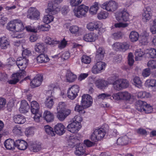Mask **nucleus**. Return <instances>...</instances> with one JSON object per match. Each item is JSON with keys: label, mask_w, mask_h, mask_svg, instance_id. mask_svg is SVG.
Instances as JSON below:
<instances>
[{"label": "nucleus", "mask_w": 156, "mask_h": 156, "mask_svg": "<svg viewBox=\"0 0 156 156\" xmlns=\"http://www.w3.org/2000/svg\"><path fill=\"white\" fill-rule=\"evenodd\" d=\"M135 108L138 111L144 112L146 113H150L152 111L153 108L149 105L146 102L139 100L136 103Z\"/></svg>", "instance_id": "1"}, {"label": "nucleus", "mask_w": 156, "mask_h": 156, "mask_svg": "<svg viewBox=\"0 0 156 156\" xmlns=\"http://www.w3.org/2000/svg\"><path fill=\"white\" fill-rule=\"evenodd\" d=\"M106 134L105 130L103 128H99L95 129L90 136V139L92 141L96 142L101 140Z\"/></svg>", "instance_id": "2"}, {"label": "nucleus", "mask_w": 156, "mask_h": 156, "mask_svg": "<svg viewBox=\"0 0 156 156\" xmlns=\"http://www.w3.org/2000/svg\"><path fill=\"white\" fill-rule=\"evenodd\" d=\"M89 10V7L84 5L82 4L79 6L77 8H75L73 12L74 15L78 18L85 16Z\"/></svg>", "instance_id": "3"}, {"label": "nucleus", "mask_w": 156, "mask_h": 156, "mask_svg": "<svg viewBox=\"0 0 156 156\" xmlns=\"http://www.w3.org/2000/svg\"><path fill=\"white\" fill-rule=\"evenodd\" d=\"M28 60L26 58L23 57H20L17 58L16 62V65L18 66L20 70H21L20 73L26 75V72L24 69L27 66Z\"/></svg>", "instance_id": "4"}, {"label": "nucleus", "mask_w": 156, "mask_h": 156, "mask_svg": "<svg viewBox=\"0 0 156 156\" xmlns=\"http://www.w3.org/2000/svg\"><path fill=\"white\" fill-rule=\"evenodd\" d=\"M101 7L107 11L113 12L117 8V5L115 2L111 0L104 2L102 5Z\"/></svg>", "instance_id": "5"}, {"label": "nucleus", "mask_w": 156, "mask_h": 156, "mask_svg": "<svg viewBox=\"0 0 156 156\" xmlns=\"http://www.w3.org/2000/svg\"><path fill=\"white\" fill-rule=\"evenodd\" d=\"M79 88L77 85H74L69 88L67 92V97L72 100H74L77 96Z\"/></svg>", "instance_id": "6"}, {"label": "nucleus", "mask_w": 156, "mask_h": 156, "mask_svg": "<svg viewBox=\"0 0 156 156\" xmlns=\"http://www.w3.org/2000/svg\"><path fill=\"white\" fill-rule=\"evenodd\" d=\"M93 99L92 97L89 94H84L82 96L81 105L85 108L90 106L92 103Z\"/></svg>", "instance_id": "7"}, {"label": "nucleus", "mask_w": 156, "mask_h": 156, "mask_svg": "<svg viewBox=\"0 0 156 156\" xmlns=\"http://www.w3.org/2000/svg\"><path fill=\"white\" fill-rule=\"evenodd\" d=\"M40 13L36 8H30L28 11L27 17L31 20H37L39 19Z\"/></svg>", "instance_id": "8"}, {"label": "nucleus", "mask_w": 156, "mask_h": 156, "mask_svg": "<svg viewBox=\"0 0 156 156\" xmlns=\"http://www.w3.org/2000/svg\"><path fill=\"white\" fill-rule=\"evenodd\" d=\"M106 65L105 63L102 62H97L92 68V72L94 74L100 73L105 67Z\"/></svg>", "instance_id": "9"}, {"label": "nucleus", "mask_w": 156, "mask_h": 156, "mask_svg": "<svg viewBox=\"0 0 156 156\" xmlns=\"http://www.w3.org/2000/svg\"><path fill=\"white\" fill-rule=\"evenodd\" d=\"M129 14L126 10L124 9L116 15V18L118 21L126 22L129 19Z\"/></svg>", "instance_id": "10"}, {"label": "nucleus", "mask_w": 156, "mask_h": 156, "mask_svg": "<svg viewBox=\"0 0 156 156\" xmlns=\"http://www.w3.org/2000/svg\"><path fill=\"white\" fill-rule=\"evenodd\" d=\"M94 84L98 88L101 90H105L109 85L107 80L101 79H99L96 80Z\"/></svg>", "instance_id": "11"}, {"label": "nucleus", "mask_w": 156, "mask_h": 156, "mask_svg": "<svg viewBox=\"0 0 156 156\" xmlns=\"http://www.w3.org/2000/svg\"><path fill=\"white\" fill-rule=\"evenodd\" d=\"M26 76V75H25V74H23L22 73L20 72L13 74L12 79L9 81L8 82L10 84H15Z\"/></svg>", "instance_id": "12"}, {"label": "nucleus", "mask_w": 156, "mask_h": 156, "mask_svg": "<svg viewBox=\"0 0 156 156\" xmlns=\"http://www.w3.org/2000/svg\"><path fill=\"white\" fill-rule=\"evenodd\" d=\"M42 80L43 76L40 74H38L31 82L30 85L32 88L37 87L41 85Z\"/></svg>", "instance_id": "13"}, {"label": "nucleus", "mask_w": 156, "mask_h": 156, "mask_svg": "<svg viewBox=\"0 0 156 156\" xmlns=\"http://www.w3.org/2000/svg\"><path fill=\"white\" fill-rule=\"evenodd\" d=\"M55 133L59 135H62L66 132V128L65 126L61 123L56 124L54 127Z\"/></svg>", "instance_id": "14"}, {"label": "nucleus", "mask_w": 156, "mask_h": 156, "mask_svg": "<svg viewBox=\"0 0 156 156\" xmlns=\"http://www.w3.org/2000/svg\"><path fill=\"white\" fill-rule=\"evenodd\" d=\"M60 10V8L51 3H49L48 8L46 10V12L48 13L54 15L57 14Z\"/></svg>", "instance_id": "15"}, {"label": "nucleus", "mask_w": 156, "mask_h": 156, "mask_svg": "<svg viewBox=\"0 0 156 156\" xmlns=\"http://www.w3.org/2000/svg\"><path fill=\"white\" fill-rule=\"evenodd\" d=\"M81 126L75 122H72L67 127L68 130L73 133H76L81 128Z\"/></svg>", "instance_id": "16"}, {"label": "nucleus", "mask_w": 156, "mask_h": 156, "mask_svg": "<svg viewBox=\"0 0 156 156\" xmlns=\"http://www.w3.org/2000/svg\"><path fill=\"white\" fill-rule=\"evenodd\" d=\"M28 146L27 143L22 140H18L15 141V147L21 150H26Z\"/></svg>", "instance_id": "17"}, {"label": "nucleus", "mask_w": 156, "mask_h": 156, "mask_svg": "<svg viewBox=\"0 0 156 156\" xmlns=\"http://www.w3.org/2000/svg\"><path fill=\"white\" fill-rule=\"evenodd\" d=\"M151 16L152 13L149 8L147 7L144 9L142 16V20L144 22H146L149 21Z\"/></svg>", "instance_id": "18"}, {"label": "nucleus", "mask_w": 156, "mask_h": 156, "mask_svg": "<svg viewBox=\"0 0 156 156\" xmlns=\"http://www.w3.org/2000/svg\"><path fill=\"white\" fill-rule=\"evenodd\" d=\"M97 38L96 34L93 33L87 34L83 37V39L85 41L89 42L94 41Z\"/></svg>", "instance_id": "19"}, {"label": "nucleus", "mask_w": 156, "mask_h": 156, "mask_svg": "<svg viewBox=\"0 0 156 156\" xmlns=\"http://www.w3.org/2000/svg\"><path fill=\"white\" fill-rule=\"evenodd\" d=\"M5 147L8 150H14L15 147V141L11 139L6 140L4 143Z\"/></svg>", "instance_id": "20"}, {"label": "nucleus", "mask_w": 156, "mask_h": 156, "mask_svg": "<svg viewBox=\"0 0 156 156\" xmlns=\"http://www.w3.org/2000/svg\"><path fill=\"white\" fill-rule=\"evenodd\" d=\"M30 109V106L25 100H22L21 102L20 106L19 108L20 112L22 113H26Z\"/></svg>", "instance_id": "21"}, {"label": "nucleus", "mask_w": 156, "mask_h": 156, "mask_svg": "<svg viewBox=\"0 0 156 156\" xmlns=\"http://www.w3.org/2000/svg\"><path fill=\"white\" fill-rule=\"evenodd\" d=\"M34 48L36 51L40 53H44L47 50L45 44L43 43H37Z\"/></svg>", "instance_id": "22"}, {"label": "nucleus", "mask_w": 156, "mask_h": 156, "mask_svg": "<svg viewBox=\"0 0 156 156\" xmlns=\"http://www.w3.org/2000/svg\"><path fill=\"white\" fill-rule=\"evenodd\" d=\"M43 117L47 122H51L54 120V115L50 111H45L43 114Z\"/></svg>", "instance_id": "23"}, {"label": "nucleus", "mask_w": 156, "mask_h": 156, "mask_svg": "<svg viewBox=\"0 0 156 156\" xmlns=\"http://www.w3.org/2000/svg\"><path fill=\"white\" fill-rule=\"evenodd\" d=\"M105 52L104 49L102 48H99L97 50L95 57L97 61L102 60L104 57Z\"/></svg>", "instance_id": "24"}, {"label": "nucleus", "mask_w": 156, "mask_h": 156, "mask_svg": "<svg viewBox=\"0 0 156 156\" xmlns=\"http://www.w3.org/2000/svg\"><path fill=\"white\" fill-rule=\"evenodd\" d=\"M9 45V42L7 37H0V46L2 48H6Z\"/></svg>", "instance_id": "25"}, {"label": "nucleus", "mask_w": 156, "mask_h": 156, "mask_svg": "<svg viewBox=\"0 0 156 156\" xmlns=\"http://www.w3.org/2000/svg\"><path fill=\"white\" fill-rule=\"evenodd\" d=\"M129 141V139L127 136H125L118 138L117 140V143L118 145H125L128 144Z\"/></svg>", "instance_id": "26"}, {"label": "nucleus", "mask_w": 156, "mask_h": 156, "mask_svg": "<svg viewBox=\"0 0 156 156\" xmlns=\"http://www.w3.org/2000/svg\"><path fill=\"white\" fill-rule=\"evenodd\" d=\"M87 28L90 31H92L95 30L99 28V22H93L89 23L87 26Z\"/></svg>", "instance_id": "27"}, {"label": "nucleus", "mask_w": 156, "mask_h": 156, "mask_svg": "<svg viewBox=\"0 0 156 156\" xmlns=\"http://www.w3.org/2000/svg\"><path fill=\"white\" fill-rule=\"evenodd\" d=\"M14 122L17 124H22L26 121L25 118L23 116L21 115H14L13 117Z\"/></svg>", "instance_id": "28"}, {"label": "nucleus", "mask_w": 156, "mask_h": 156, "mask_svg": "<svg viewBox=\"0 0 156 156\" xmlns=\"http://www.w3.org/2000/svg\"><path fill=\"white\" fill-rule=\"evenodd\" d=\"M44 104L47 108L49 109L51 108L54 104L53 97L52 96L48 97L46 99Z\"/></svg>", "instance_id": "29"}, {"label": "nucleus", "mask_w": 156, "mask_h": 156, "mask_svg": "<svg viewBox=\"0 0 156 156\" xmlns=\"http://www.w3.org/2000/svg\"><path fill=\"white\" fill-rule=\"evenodd\" d=\"M31 111L32 113L39 112L40 106L39 104L36 101H33L31 103Z\"/></svg>", "instance_id": "30"}, {"label": "nucleus", "mask_w": 156, "mask_h": 156, "mask_svg": "<svg viewBox=\"0 0 156 156\" xmlns=\"http://www.w3.org/2000/svg\"><path fill=\"white\" fill-rule=\"evenodd\" d=\"M37 62L40 63H45L48 62L49 59L47 55L44 54H41L37 58Z\"/></svg>", "instance_id": "31"}, {"label": "nucleus", "mask_w": 156, "mask_h": 156, "mask_svg": "<svg viewBox=\"0 0 156 156\" xmlns=\"http://www.w3.org/2000/svg\"><path fill=\"white\" fill-rule=\"evenodd\" d=\"M66 76L67 81L69 82H73L76 78V75L69 70L67 71Z\"/></svg>", "instance_id": "32"}, {"label": "nucleus", "mask_w": 156, "mask_h": 156, "mask_svg": "<svg viewBox=\"0 0 156 156\" xmlns=\"http://www.w3.org/2000/svg\"><path fill=\"white\" fill-rule=\"evenodd\" d=\"M15 31L20 32L24 29V27L21 21L19 19H16Z\"/></svg>", "instance_id": "33"}, {"label": "nucleus", "mask_w": 156, "mask_h": 156, "mask_svg": "<svg viewBox=\"0 0 156 156\" xmlns=\"http://www.w3.org/2000/svg\"><path fill=\"white\" fill-rule=\"evenodd\" d=\"M16 19L13 20L9 22L7 26V28L11 31H15Z\"/></svg>", "instance_id": "34"}, {"label": "nucleus", "mask_w": 156, "mask_h": 156, "mask_svg": "<svg viewBox=\"0 0 156 156\" xmlns=\"http://www.w3.org/2000/svg\"><path fill=\"white\" fill-rule=\"evenodd\" d=\"M45 131L46 133L50 136H53L55 135V132L53 129L49 125H46L44 126Z\"/></svg>", "instance_id": "35"}, {"label": "nucleus", "mask_w": 156, "mask_h": 156, "mask_svg": "<svg viewBox=\"0 0 156 156\" xmlns=\"http://www.w3.org/2000/svg\"><path fill=\"white\" fill-rule=\"evenodd\" d=\"M139 37V35L137 32L133 31L131 32L129 37L132 42H135L138 40Z\"/></svg>", "instance_id": "36"}, {"label": "nucleus", "mask_w": 156, "mask_h": 156, "mask_svg": "<svg viewBox=\"0 0 156 156\" xmlns=\"http://www.w3.org/2000/svg\"><path fill=\"white\" fill-rule=\"evenodd\" d=\"M120 98L121 99L126 100H129L131 98V94L127 91L123 92L120 93Z\"/></svg>", "instance_id": "37"}, {"label": "nucleus", "mask_w": 156, "mask_h": 156, "mask_svg": "<svg viewBox=\"0 0 156 156\" xmlns=\"http://www.w3.org/2000/svg\"><path fill=\"white\" fill-rule=\"evenodd\" d=\"M109 83L112 84L114 89L116 90L119 91L122 89L119 80H116L115 82H110Z\"/></svg>", "instance_id": "38"}, {"label": "nucleus", "mask_w": 156, "mask_h": 156, "mask_svg": "<svg viewBox=\"0 0 156 156\" xmlns=\"http://www.w3.org/2000/svg\"><path fill=\"white\" fill-rule=\"evenodd\" d=\"M148 35V34L146 33L145 34L142 35L140 36V42L142 45H146L147 44Z\"/></svg>", "instance_id": "39"}, {"label": "nucleus", "mask_w": 156, "mask_h": 156, "mask_svg": "<svg viewBox=\"0 0 156 156\" xmlns=\"http://www.w3.org/2000/svg\"><path fill=\"white\" fill-rule=\"evenodd\" d=\"M86 108L85 107L83 106L82 105H80L76 104L75 108V110L78 112L80 114H83L85 113L84 109Z\"/></svg>", "instance_id": "40"}, {"label": "nucleus", "mask_w": 156, "mask_h": 156, "mask_svg": "<svg viewBox=\"0 0 156 156\" xmlns=\"http://www.w3.org/2000/svg\"><path fill=\"white\" fill-rule=\"evenodd\" d=\"M45 42L51 45H54L59 43V41L55 40L51 37H47L45 40Z\"/></svg>", "instance_id": "41"}, {"label": "nucleus", "mask_w": 156, "mask_h": 156, "mask_svg": "<svg viewBox=\"0 0 156 156\" xmlns=\"http://www.w3.org/2000/svg\"><path fill=\"white\" fill-rule=\"evenodd\" d=\"M98 9V4L97 2H95L93 5L90 7L89 11L90 13L92 14H95Z\"/></svg>", "instance_id": "42"}, {"label": "nucleus", "mask_w": 156, "mask_h": 156, "mask_svg": "<svg viewBox=\"0 0 156 156\" xmlns=\"http://www.w3.org/2000/svg\"><path fill=\"white\" fill-rule=\"evenodd\" d=\"M145 54V53L140 50H137L135 52V60H141V57Z\"/></svg>", "instance_id": "43"}, {"label": "nucleus", "mask_w": 156, "mask_h": 156, "mask_svg": "<svg viewBox=\"0 0 156 156\" xmlns=\"http://www.w3.org/2000/svg\"><path fill=\"white\" fill-rule=\"evenodd\" d=\"M54 19L53 16L49 14L45 15L43 18V20L44 23L47 24L53 21Z\"/></svg>", "instance_id": "44"}, {"label": "nucleus", "mask_w": 156, "mask_h": 156, "mask_svg": "<svg viewBox=\"0 0 156 156\" xmlns=\"http://www.w3.org/2000/svg\"><path fill=\"white\" fill-rule=\"evenodd\" d=\"M134 84L137 87L140 88L141 87L142 83L139 77H135L133 79Z\"/></svg>", "instance_id": "45"}, {"label": "nucleus", "mask_w": 156, "mask_h": 156, "mask_svg": "<svg viewBox=\"0 0 156 156\" xmlns=\"http://www.w3.org/2000/svg\"><path fill=\"white\" fill-rule=\"evenodd\" d=\"M85 151V150L83 149L82 146H79L77 147L75 151V154L79 156L83 155Z\"/></svg>", "instance_id": "46"}, {"label": "nucleus", "mask_w": 156, "mask_h": 156, "mask_svg": "<svg viewBox=\"0 0 156 156\" xmlns=\"http://www.w3.org/2000/svg\"><path fill=\"white\" fill-rule=\"evenodd\" d=\"M122 87V88H125L127 87L129 85V82L126 79H119Z\"/></svg>", "instance_id": "47"}, {"label": "nucleus", "mask_w": 156, "mask_h": 156, "mask_svg": "<svg viewBox=\"0 0 156 156\" xmlns=\"http://www.w3.org/2000/svg\"><path fill=\"white\" fill-rule=\"evenodd\" d=\"M137 96L139 98H148L150 96V94L146 92L140 91L138 93Z\"/></svg>", "instance_id": "48"}, {"label": "nucleus", "mask_w": 156, "mask_h": 156, "mask_svg": "<svg viewBox=\"0 0 156 156\" xmlns=\"http://www.w3.org/2000/svg\"><path fill=\"white\" fill-rule=\"evenodd\" d=\"M108 16V12L101 11L98 14V18L99 20L106 19Z\"/></svg>", "instance_id": "49"}, {"label": "nucleus", "mask_w": 156, "mask_h": 156, "mask_svg": "<svg viewBox=\"0 0 156 156\" xmlns=\"http://www.w3.org/2000/svg\"><path fill=\"white\" fill-rule=\"evenodd\" d=\"M120 51H125L129 48V45L126 42H121Z\"/></svg>", "instance_id": "50"}, {"label": "nucleus", "mask_w": 156, "mask_h": 156, "mask_svg": "<svg viewBox=\"0 0 156 156\" xmlns=\"http://www.w3.org/2000/svg\"><path fill=\"white\" fill-rule=\"evenodd\" d=\"M6 103V100L4 98H0V110L5 109Z\"/></svg>", "instance_id": "51"}, {"label": "nucleus", "mask_w": 156, "mask_h": 156, "mask_svg": "<svg viewBox=\"0 0 156 156\" xmlns=\"http://www.w3.org/2000/svg\"><path fill=\"white\" fill-rule=\"evenodd\" d=\"M41 148V146L39 144H33L31 145V147H30V149L31 151L33 152H38L40 150Z\"/></svg>", "instance_id": "52"}, {"label": "nucleus", "mask_w": 156, "mask_h": 156, "mask_svg": "<svg viewBox=\"0 0 156 156\" xmlns=\"http://www.w3.org/2000/svg\"><path fill=\"white\" fill-rule=\"evenodd\" d=\"M56 116L60 121H63L66 118L62 111H57Z\"/></svg>", "instance_id": "53"}, {"label": "nucleus", "mask_w": 156, "mask_h": 156, "mask_svg": "<svg viewBox=\"0 0 156 156\" xmlns=\"http://www.w3.org/2000/svg\"><path fill=\"white\" fill-rule=\"evenodd\" d=\"M122 36V33L120 31L117 32L113 33L112 37L115 40H117L121 38Z\"/></svg>", "instance_id": "54"}, {"label": "nucleus", "mask_w": 156, "mask_h": 156, "mask_svg": "<svg viewBox=\"0 0 156 156\" xmlns=\"http://www.w3.org/2000/svg\"><path fill=\"white\" fill-rule=\"evenodd\" d=\"M81 61L84 63L88 64L90 62L91 58L88 56L84 55L82 57Z\"/></svg>", "instance_id": "55"}, {"label": "nucleus", "mask_w": 156, "mask_h": 156, "mask_svg": "<svg viewBox=\"0 0 156 156\" xmlns=\"http://www.w3.org/2000/svg\"><path fill=\"white\" fill-rule=\"evenodd\" d=\"M133 55L132 53L129 54L128 57V64L130 66H132L134 62V60L133 59Z\"/></svg>", "instance_id": "56"}, {"label": "nucleus", "mask_w": 156, "mask_h": 156, "mask_svg": "<svg viewBox=\"0 0 156 156\" xmlns=\"http://www.w3.org/2000/svg\"><path fill=\"white\" fill-rule=\"evenodd\" d=\"M147 83H149L150 86L153 87L156 89L154 90L155 91H156V80L153 79H151L150 80H148L147 81Z\"/></svg>", "instance_id": "57"}, {"label": "nucleus", "mask_w": 156, "mask_h": 156, "mask_svg": "<svg viewBox=\"0 0 156 156\" xmlns=\"http://www.w3.org/2000/svg\"><path fill=\"white\" fill-rule=\"evenodd\" d=\"M12 131L15 134L20 135L22 133L21 128L19 126H15L13 129Z\"/></svg>", "instance_id": "58"}, {"label": "nucleus", "mask_w": 156, "mask_h": 156, "mask_svg": "<svg viewBox=\"0 0 156 156\" xmlns=\"http://www.w3.org/2000/svg\"><path fill=\"white\" fill-rule=\"evenodd\" d=\"M82 120V118L80 115H76L73 119V122L80 125V122Z\"/></svg>", "instance_id": "59"}, {"label": "nucleus", "mask_w": 156, "mask_h": 156, "mask_svg": "<svg viewBox=\"0 0 156 156\" xmlns=\"http://www.w3.org/2000/svg\"><path fill=\"white\" fill-rule=\"evenodd\" d=\"M66 106V105L64 102H59L58 106L57 107V111H62L65 109Z\"/></svg>", "instance_id": "60"}, {"label": "nucleus", "mask_w": 156, "mask_h": 156, "mask_svg": "<svg viewBox=\"0 0 156 156\" xmlns=\"http://www.w3.org/2000/svg\"><path fill=\"white\" fill-rule=\"evenodd\" d=\"M147 66L152 69L156 68V60H153L149 61L148 62Z\"/></svg>", "instance_id": "61"}, {"label": "nucleus", "mask_w": 156, "mask_h": 156, "mask_svg": "<svg viewBox=\"0 0 156 156\" xmlns=\"http://www.w3.org/2000/svg\"><path fill=\"white\" fill-rule=\"evenodd\" d=\"M128 25V24L127 23H123L122 22H120L115 23L114 26L116 28H125L127 27Z\"/></svg>", "instance_id": "62"}, {"label": "nucleus", "mask_w": 156, "mask_h": 156, "mask_svg": "<svg viewBox=\"0 0 156 156\" xmlns=\"http://www.w3.org/2000/svg\"><path fill=\"white\" fill-rule=\"evenodd\" d=\"M69 30L72 34H76L79 30V27L76 26H73L70 27Z\"/></svg>", "instance_id": "63"}, {"label": "nucleus", "mask_w": 156, "mask_h": 156, "mask_svg": "<svg viewBox=\"0 0 156 156\" xmlns=\"http://www.w3.org/2000/svg\"><path fill=\"white\" fill-rule=\"evenodd\" d=\"M149 54L151 58H156V50L154 48H151L149 51Z\"/></svg>", "instance_id": "64"}]
</instances>
